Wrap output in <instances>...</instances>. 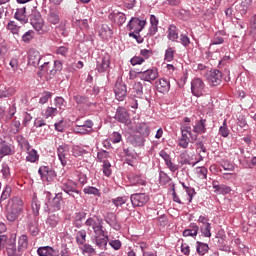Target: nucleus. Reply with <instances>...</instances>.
Wrapping results in <instances>:
<instances>
[{
  "instance_id": "nucleus-1",
  "label": "nucleus",
  "mask_w": 256,
  "mask_h": 256,
  "mask_svg": "<svg viewBox=\"0 0 256 256\" xmlns=\"http://www.w3.org/2000/svg\"><path fill=\"white\" fill-rule=\"evenodd\" d=\"M86 227H91L94 233L92 242L101 251H107V244L109 243V232L103 226V220L99 217H90L85 222Z\"/></svg>"
},
{
  "instance_id": "nucleus-2",
  "label": "nucleus",
  "mask_w": 256,
  "mask_h": 256,
  "mask_svg": "<svg viewBox=\"0 0 256 256\" xmlns=\"http://www.w3.org/2000/svg\"><path fill=\"white\" fill-rule=\"evenodd\" d=\"M40 67L41 74L49 75L51 79L52 77H55L57 75V72L63 69V63H61L60 60H55L53 65H51L50 62H43Z\"/></svg>"
},
{
  "instance_id": "nucleus-3",
  "label": "nucleus",
  "mask_w": 256,
  "mask_h": 256,
  "mask_svg": "<svg viewBox=\"0 0 256 256\" xmlns=\"http://www.w3.org/2000/svg\"><path fill=\"white\" fill-rule=\"evenodd\" d=\"M30 24L32 25L33 29L37 31L40 35H43L45 31L43 30V27L45 26V21L43 20V17L41 16V13L34 11L30 15Z\"/></svg>"
},
{
  "instance_id": "nucleus-4",
  "label": "nucleus",
  "mask_w": 256,
  "mask_h": 256,
  "mask_svg": "<svg viewBox=\"0 0 256 256\" xmlns=\"http://www.w3.org/2000/svg\"><path fill=\"white\" fill-rule=\"evenodd\" d=\"M151 197L148 193H134L130 196V201L133 207H145Z\"/></svg>"
},
{
  "instance_id": "nucleus-5",
  "label": "nucleus",
  "mask_w": 256,
  "mask_h": 256,
  "mask_svg": "<svg viewBox=\"0 0 256 256\" xmlns=\"http://www.w3.org/2000/svg\"><path fill=\"white\" fill-rule=\"evenodd\" d=\"M136 73L141 81H146L148 83H153V81L159 77V71L155 67L144 71H137Z\"/></svg>"
},
{
  "instance_id": "nucleus-6",
  "label": "nucleus",
  "mask_w": 256,
  "mask_h": 256,
  "mask_svg": "<svg viewBox=\"0 0 256 256\" xmlns=\"http://www.w3.org/2000/svg\"><path fill=\"white\" fill-rule=\"evenodd\" d=\"M38 174L40 175L42 181H48V183L55 181V178L57 177L55 170L49 166H40L38 169Z\"/></svg>"
},
{
  "instance_id": "nucleus-7",
  "label": "nucleus",
  "mask_w": 256,
  "mask_h": 256,
  "mask_svg": "<svg viewBox=\"0 0 256 256\" xmlns=\"http://www.w3.org/2000/svg\"><path fill=\"white\" fill-rule=\"evenodd\" d=\"M15 155V145L7 142L3 138H0V159Z\"/></svg>"
},
{
  "instance_id": "nucleus-8",
  "label": "nucleus",
  "mask_w": 256,
  "mask_h": 256,
  "mask_svg": "<svg viewBox=\"0 0 256 256\" xmlns=\"http://www.w3.org/2000/svg\"><path fill=\"white\" fill-rule=\"evenodd\" d=\"M145 25H147V21L141 20L137 17H133L128 22L127 29H129V31H132L134 33H139L140 31H143V29L145 28Z\"/></svg>"
},
{
  "instance_id": "nucleus-9",
  "label": "nucleus",
  "mask_w": 256,
  "mask_h": 256,
  "mask_svg": "<svg viewBox=\"0 0 256 256\" xmlns=\"http://www.w3.org/2000/svg\"><path fill=\"white\" fill-rule=\"evenodd\" d=\"M205 91V83L201 78H194L191 81V93L194 97H201Z\"/></svg>"
},
{
  "instance_id": "nucleus-10",
  "label": "nucleus",
  "mask_w": 256,
  "mask_h": 256,
  "mask_svg": "<svg viewBox=\"0 0 256 256\" xmlns=\"http://www.w3.org/2000/svg\"><path fill=\"white\" fill-rule=\"evenodd\" d=\"M69 145L62 144L57 147L56 153L58 155V159L62 165V167L67 166V160L69 159Z\"/></svg>"
},
{
  "instance_id": "nucleus-11",
  "label": "nucleus",
  "mask_w": 256,
  "mask_h": 256,
  "mask_svg": "<svg viewBox=\"0 0 256 256\" xmlns=\"http://www.w3.org/2000/svg\"><path fill=\"white\" fill-rule=\"evenodd\" d=\"M223 79V73L218 69H213L209 72L207 76V81L212 87H217V85H221V81Z\"/></svg>"
},
{
  "instance_id": "nucleus-12",
  "label": "nucleus",
  "mask_w": 256,
  "mask_h": 256,
  "mask_svg": "<svg viewBox=\"0 0 256 256\" xmlns=\"http://www.w3.org/2000/svg\"><path fill=\"white\" fill-rule=\"evenodd\" d=\"M6 253L8 256H21L23 255V252L20 250V248H17L16 239L10 238L6 243Z\"/></svg>"
},
{
  "instance_id": "nucleus-13",
  "label": "nucleus",
  "mask_w": 256,
  "mask_h": 256,
  "mask_svg": "<svg viewBox=\"0 0 256 256\" xmlns=\"http://www.w3.org/2000/svg\"><path fill=\"white\" fill-rule=\"evenodd\" d=\"M114 119L119 123H124V125H129L131 123V118L129 117V112L124 107H118Z\"/></svg>"
},
{
  "instance_id": "nucleus-14",
  "label": "nucleus",
  "mask_w": 256,
  "mask_h": 256,
  "mask_svg": "<svg viewBox=\"0 0 256 256\" xmlns=\"http://www.w3.org/2000/svg\"><path fill=\"white\" fill-rule=\"evenodd\" d=\"M114 93L117 101H125V97H127V85L117 81L114 87Z\"/></svg>"
},
{
  "instance_id": "nucleus-15",
  "label": "nucleus",
  "mask_w": 256,
  "mask_h": 256,
  "mask_svg": "<svg viewBox=\"0 0 256 256\" xmlns=\"http://www.w3.org/2000/svg\"><path fill=\"white\" fill-rule=\"evenodd\" d=\"M43 57L39 53V51L35 49H30L28 51V63L29 65H32V67H39L41 65V60Z\"/></svg>"
},
{
  "instance_id": "nucleus-16",
  "label": "nucleus",
  "mask_w": 256,
  "mask_h": 256,
  "mask_svg": "<svg viewBox=\"0 0 256 256\" xmlns=\"http://www.w3.org/2000/svg\"><path fill=\"white\" fill-rule=\"evenodd\" d=\"M110 65L111 60L109 59V56H103L97 61L96 70L98 71V73H107V71H109Z\"/></svg>"
},
{
  "instance_id": "nucleus-17",
  "label": "nucleus",
  "mask_w": 256,
  "mask_h": 256,
  "mask_svg": "<svg viewBox=\"0 0 256 256\" xmlns=\"http://www.w3.org/2000/svg\"><path fill=\"white\" fill-rule=\"evenodd\" d=\"M14 19H16V21H19L21 25H27V23H29V17L27 16V8H17L14 13Z\"/></svg>"
},
{
  "instance_id": "nucleus-18",
  "label": "nucleus",
  "mask_w": 256,
  "mask_h": 256,
  "mask_svg": "<svg viewBox=\"0 0 256 256\" xmlns=\"http://www.w3.org/2000/svg\"><path fill=\"white\" fill-rule=\"evenodd\" d=\"M27 229L32 237H37L39 235V217L30 218Z\"/></svg>"
},
{
  "instance_id": "nucleus-19",
  "label": "nucleus",
  "mask_w": 256,
  "mask_h": 256,
  "mask_svg": "<svg viewBox=\"0 0 256 256\" xmlns=\"http://www.w3.org/2000/svg\"><path fill=\"white\" fill-rule=\"evenodd\" d=\"M212 187L214 193H217L218 195H229V193H231V187L225 184H219V182L215 180L212 182Z\"/></svg>"
},
{
  "instance_id": "nucleus-20",
  "label": "nucleus",
  "mask_w": 256,
  "mask_h": 256,
  "mask_svg": "<svg viewBox=\"0 0 256 256\" xmlns=\"http://www.w3.org/2000/svg\"><path fill=\"white\" fill-rule=\"evenodd\" d=\"M37 254L39 256H59V250L51 246H42L37 249Z\"/></svg>"
},
{
  "instance_id": "nucleus-21",
  "label": "nucleus",
  "mask_w": 256,
  "mask_h": 256,
  "mask_svg": "<svg viewBox=\"0 0 256 256\" xmlns=\"http://www.w3.org/2000/svg\"><path fill=\"white\" fill-rule=\"evenodd\" d=\"M47 21L51 23V25H58L59 18V9L56 7H50L49 12L47 14Z\"/></svg>"
},
{
  "instance_id": "nucleus-22",
  "label": "nucleus",
  "mask_w": 256,
  "mask_h": 256,
  "mask_svg": "<svg viewBox=\"0 0 256 256\" xmlns=\"http://www.w3.org/2000/svg\"><path fill=\"white\" fill-rule=\"evenodd\" d=\"M104 221L115 231H120L121 224L119 223V221H117V216L114 213L108 214L105 217Z\"/></svg>"
},
{
  "instance_id": "nucleus-23",
  "label": "nucleus",
  "mask_w": 256,
  "mask_h": 256,
  "mask_svg": "<svg viewBox=\"0 0 256 256\" xmlns=\"http://www.w3.org/2000/svg\"><path fill=\"white\" fill-rule=\"evenodd\" d=\"M252 3L253 0H242L240 4H237L235 6V9L237 13L241 14V16L244 17V15H247V11H249V7H251Z\"/></svg>"
},
{
  "instance_id": "nucleus-24",
  "label": "nucleus",
  "mask_w": 256,
  "mask_h": 256,
  "mask_svg": "<svg viewBox=\"0 0 256 256\" xmlns=\"http://www.w3.org/2000/svg\"><path fill=\"white\" fill-rule=\"evenodd\" d=\"M193 132L197 133L198 135H203L207 133V120L201 118L196 124L193 126Z\"/></svg>"
},
{
  "instance_id": "nucleus-25",
  "label": "nucleus",
  "mask_w": 256,
  "mask_h": 256,
  "mask_svg": "<svg viewBox=\"0 0 256 256\" xmlns=\"http://www.w3.org/2000/svg\"><path fill=\"white\" fill-rule=\"evenodd\" d=\"M155 85L159 93H169V89H171V84L165 78L156 81Z\"/></svg>"
},
{
  "instance_id": "nucleus-26",
  "label": "nucleus",
  "mask_w": 256,
  "mask_h": 256,
  "mask_svg": "<svg viewBox=\"0 0 256 256\" xmlns=\"http://www.w3.org/2000/svg\"><path fill=\"white\" fill-rule=\"evenodd\" d=\"M17 90L13 87L5 86L4 84L0 85V99H5L7 97H13Z\"/></svg>"
},
{
  "instance_id": "nucleus-27",
  "label": "nucleus",
  "mask_w": 256,
  "mask_h": 256,
  "mask_svg": "<svg viewBox=\"0 0 256 256\" xmlns=\"http://www.w3.org/2000/svg\"><path fill=\"white\" fill-rule=\"evenodd\" d=\"M136 132L139 133L142 137H149L151 134V129L147 123H139L136 125Z\"/></svg>"
},
{
  "instance_id": "nucleus-28",
  "label": "nucleus",
  "mask_w": 256,
  "mask_h": 256,
  "mask_svg": "<svg viewBox=\"0 0 256 256\" xmlns=\"http://www.w3.org/2000/svg\"><path fill=\"white\" fill-rule=\"evenodd\" d=\"M113 36V30L107 25H102V27L99 30V37L101 39H104L105 41H109L111 37Z\"/></svg>"
},
{
  "instance_id": "nucleus-29",
  "label": "nucleus",
  "mask_w": 256,
  "mask_h": 256,
  "mask_svg": "<svg viewBox=\"0 0 256 256\" xmlns=\"http://www.w3.org/2000/svg\"><path fill=\"white\" fill-rule=\"evenodd\" d=\"M11 208L12 210L23 213V200L17 196L13 197L11 200Z\"/></svg>"
},
{
  "instance_id": "nucleus-30",
  "label": "nucleus",
  "mask_w": 256,
  "mask_h": 256,
  "mask_svg": "<svg viewBox=\"0 0 256 256\" xmlns=\"http://www.w3.org/2000/svg\"><path fill=\"white\" fill-rule=\"evenodd\" d=\"M199 226L196 223H191L190 228L183 231V237H197Z\"/></svg>"
},
{
  "instance_id": "nucleus-31",
  "label": "nucleus",
  "mask_w": 256,
  "mask_h": 256,
  "mask_svg": "<svg viewBox=\"0 0 256 256\" xmlns=\"http://www.w3.org/2000/svg\"><path fill=\"white\" fill-rule=\"evenodd\" d=\"M191 137L188 133L181 132V137L178 140L179 147H182V149H187L189 147V143H191Z\"/></svg>"
},
{
  "instance_id": "nucleus-32",
  "label": "nucleus",
  "mask_w": 256,
  "mask_h": 256,
  "mask_svg": "<svg viewBox=\"0 0 256 256\" xmlns=\"http://www.w3.org/2000/svg\"><path fill=\"white\" fill-rule=\"evenodd\" d=\"M27 156L26 161L28 163H37L39 161V153L35 149L26 150Z\"/></svg>"
},
{
  "instance_id": "nucleus-33",
  "label": "nucleus",
  "mask_w": 256,
  "mask_h": 256,
  "mask_svg": "<svg viewBox=\"0 0 256 256\" xmlns=\"http://www.w3.org/2000/svg\"><path fill=\"white\" fill-rule=\"evenodd\" d=\"M73 99L77 105H86L87 107H91L94 105L93 103L89 102V97L83 95H74Z\"/></svg>"
},
{
  "instance_id": "nucleus-34",
  "label": "nucleus",
  "mask_w": 256,
  "mask_h": 256,
  "mask_svg": "<svg viewBox=\"0 0 256 256\" xmlns=\"http://www.w3.org/2000/svg\"><path fill=\"white\" fill-rule=\"evenodd\" d=\"M58 114L59 110H57V108L55 107H47L45 110L42 111V117H44V119L57 117Z\"/></svg>"
},
{
  "instance_id": "nucleus-35",
  "label": "nucleus",
  "mask_w": 256,
  "mask_h": 256,
  "mask_svg": "<svg viewBox=\"0 0 256 256\" xmlns=\"http://www.w3.org/2000/svg\"><path fill=\"white\" fill-rule=\"evenodd\" d=\"M32 213L34 217H39V211L41 210V202H39V199H37V195H33L32 198Z\"/></svg>"
},
{
  "instance_id": "nucleus-36",
  "label": "nucleus",
  "mask_w": 256,
  "mask_h": 256,
  "mask_svg": "<svg viewBox=\"0 0 256 256\" xmlns=\"http://www.w3.org/2000/svg\"><path fill=\"white\" fill-rule=\"evenodd\" d=\"M132 95L137 99L143 97V84L141 82H136L132 88Z\"/></svg>"
},
{
  "instance_id": "nucleus-37",
  "label": "nucleus",
  "mask_w": 256,
  "mask_h": 256,
  "mask_svg": "<svg viewBox=\"0 0 256 256\" xmlns=\"http://www.w3.org/2000/svg\"><path fill=\"white\" fill-rule=\"evenodd\" d=\"M131 143L134 147H144L145 146V136H141V134H135L131 138Z\"/></svg>"
},
{
  "instance_id": "nucleus-38",
  "label": "nucleus",
  "mask_w": 256,
  "mask_h": 256,
  "mask_svg": "<svg viewBox=\"0 0 256 256\" xmlns=\"http://www.w3.org/2000/svg\"><path fill=\"white\" fill-rule=\"evenodd\" d=\"M16 141H17L20 149H24V151L31 149V144H29V140L24 138L23 135H18L16 137Z\"/></svg>"
},
{
  "instance_id": "nucleus-39",
  "label": "nucleus",
  "mask_w": 256,
  "mask_h": 256,
  "mask_svg": "<svg viewBox=\"0 0 256 256\" xmlns=\"http://www.w3.org/2000/svg\"><path fill=\"white\" fill-rule=\"evenodd\" d=\"M20 129H21V121H19V120H17V118H15L10 123L9 133L11 135H17V133H19Z\"/></svg>"
},
{
  "instance_id": "nucleus-40",
  "label": "nucleus",
  "mask_w": 256,
  "mask_h": 256,
  "mask_svg": "<svg viewBox=\"0 0 256 256\" xmlns=\"http://www.w3.org/2000/svg\"><path fill=\"white\" fill-rule=\"evenodd\" d=\"M150 23H151V26H150L149 34L153 36L159 31V28H158L159 20L157 19V17H155V15H151Z\"/></svg>"
},
{
  "instance_id": "nucleus-41",
  "label": "nucleus",
  "mask_w": 256,
  "mask_h": 256,
  "mask_svg": "<svg viewBox=\"0 0 256 256\" xmlns=\"http://www.w3.org/2000/svg\"><path fill=\"white\" fill-rule=\"evenodd\" d=\"M223 37H225V31L216 32L212 39V45H223V43H225V39Z\"/></svg>"
},
{
  "instance_id": "nucleus-42",
  "label": "nucleus",
  "mask_w": 256,
  "mask_h": 256,
  "mask_svg": "<svg viewBox=\"0 0 256 256\" xmlns=\"http://www.w3.org/2000/svg\"><path fill=\"white\" fill-rule=\"evenodd\" d=\"M27 245H29V238L27 237V235L22 234L18 238V249H20L21 252L23 253V251H25V249H27Z\"/></svg>"
},
{
  "instance_id": "nucleus-43",
  "label": "nucleus",
  "mask_w": 256,
  "mask_h": 256,
  "mask_svg": "<svg viewBox=\"0 0 256 256\" xmlns=\"http://www.w3.org/2000/svg\"><path fill=\"white\" fill-rule=\"evenodd\" d=\"M87 241V231L80 230L76 233V243L77 245H85Z\"/></svg>"
},
{
  "instance_id": "nucleus-44",
  "label": "nucleus",
  "mask_w": 256,
  "mask_h": 256,
  "mask_svg": "<svg viewBox=\"0 0 256 256\" xmlns=\"http://www.w3.org/2000/svg\"><path fill=\"white\" fill-rule=\"evenodd\" d=\"M85 195H93L94 197H101V190L93 186H86L83 189Z\"/></svg>"
},
{
  "instance_id": "nucleus-45",
  "label": "nucleus",
  "mask_w": 256,
  "mask_h": 256,
  "mask_svg": "<svg viewBox=\"0 0 256 256\" xmlns=\"http://www.w3.org/2000/svg\"><path fill=\"white\" fill-rule=\"evenodd\" d=\"M168 39L170 41H177V39H179V32H177V26H175V25L169 26Z\"/></svg>"
},
{
  "instance_id": "nucleus-46",
  "label": "nucleus",
  "mask_w": 256,
  "mask_h": 256,
  "mask_svg": "<svg viewBox=\"0 0 256 256\" xmlns=\"http://www.w3.org/2000/svg\"><path fill=\"white\" fill-rule=\"evenodd\" d=\"M131 185H142L145 187L147 185V181H145L141 176L139 175H132L129 177Z\"/></svg>"
},
{
  "instance_id": "nucleus-47",
  "label": "nucleus",
  "mask_w": 256,
  "mask_h": 256,
  "mask_svg": "<svg viewBox=\"0 0 256 256\" xmlns=\"http://www.w3.org/2000/svg\"><path fill=\"white\" fill-rule=\"evenodd\" d=\"M114 21L116 25L121 27L127 21V16L123 12H118L114 14Z\"/></svg>"
},
{
  "instance_id": "nucleus-48",
  "label": "nucleus",
  "mask_w": 256,
  "mask_h": 256,
  "mask_svg": "<svg viewBox=\"0 0 256 256\" xmlns=\"http://www.w3.org/2000/svg\"><path fill=\"white\" fill-rule=\"evenodd\" d=\"M72 155L73 157H83V155H87V150L81 146L76 145L72 147Z\"/></svg>"
},
{
  "instance_id": "nucleus-49",
  "label": "nucleus",
  "mask_w": 256,
  "mask_h": 256,
  "mask_svg": "<svg viewBox=\"0 0 256 256\" xmlns=\"http://www.w3.org/2000/svg\"><path fill=\"white\" fill-rule=\"evenodd\" d=\"M67 195H69V197H71L75 203H79V200L82 199L81 190H78L77 188L70 190Z\"/></svg>"
},
{
  "instance_id": "nucleus-50",
  "label": "nucleus",
  "mask_w": 256,
  "mask_h": 256,
  "mask_svg": "<svg viewBox=\"0 0 256 256\" xmlns=\"http://www.w3.org/2000/svg\"><path fill=\"white\" fill-rule=\"evenodd\" d=\"M82 250L83 255H95V248L91 246V244H83L82 247H79Z\"/></svg>"
},
{
  "instance_id": "nucleus-51",
  "label": "nucleus",
  "mask_w": 256,
  "mask_h": 256,
  "mask_svg": "<svg viewBox=\"0 0 256 256\" xmlns=\"http://www.w3.org/2000/svg\"><path fill=\"white\" fill-rule=\"evenodd\" d=\"M196 251H197L198 255H205V253H207V251H209V245L198 241Z\"/></svg>"
},
{
  "instance_id": "nucleus-52",
  "label": "nucleus",
  "mask_w": 256,
  "mask_h": 256,
  "mask_svg": "<svg viewBox=\"0 0 256 256\" xmlns=\"http://www.w3.org/2000/svg\"><path fill=\"white\" fill-rule=\"evenodd\" d=\"M9 31L13 34V35H19V31L21 29V26L17 25V22L15 21H10L8 22L7 25Z\"/></svg>"
},
{
  "instance_id": "nucleus-53",
  "label": "nucleus",
  "mask_w": 256,
  "mask_h": 256,
  "mask_svg": "<svg viewBox=\"0 0 256 256\" xmlns=\"http://www.w3.org/2000/svg\"><path fill=\"white\" fill-rule=\"evenodd\" d=\"M19 215H21L20 212H17V210H12V208H10V211L7 213L6 217L8 221L13 223L14 221H17V219H19Z\"/></svg>"
},
{
  "instance_id": "nucleus-54",
  "label": "nucleus",
  "mask_w": 256,
  "mask_h": 256,
  "mask_svg": "<svg viewBox=\"0 0 256 256\" xmlns=\"http://www.w3.org/2000/svg\"><path fill=\"white\" fill-rule=\"evenodd\" d=\"M102 171H103V175H105V177H111V173H113V171L111 170V162L104 161V163L102 165Z\"/></svg>"
},
{
  "instance_id": "nucleus-55",
  "label": "nucleus",
  "mask_w": 256,
  "mask_h": 256,
  "mask_svg": "<svg viewBox=\"0 0 256 256\" xmlns=\"http://www.w3.org/2000/svg\"><path fill=\"white\" fill-rule=\"evenodd\" d=\"M113 205L115 207H123L127 203V197L126 196H119L117 198L112 199Z\"/></svg>"
},
{
  "instance_id": "nucleus-56",
  "label": "nucleus",
  "mask_w": 256,
  "mask_h": 256,
  "mask_svg": "<svg viewBox=\"0 0 256 256\" xmlns=\"http://www.w3.org/2000/svg\"><path fill=\"white\" fill-rule=\"evenodd\" d=\"M207 173L208 170L205 168V166L196 167V175L199 179H207Z\"/></svg>"
},
{
  "instance_id": "nucleus-57",
  "label": "nucleus",
  "mask_w": 256,
  "mask_h": 256,
  "mask_svg": "<svg viewBox=\"0 0 256 256\" xmlns=\"http://www.w3.org/2000/svg\"><path fill=\"white\" fill-rule=\"evenodd\" d=\"M51 97H53V93H51L49 91L43 92L39 99L40 105H45V103H48L49 100L51 99Z\"/></svg>"
},
{
  "instance_id": "nucleus-58",
  "label": "nucleus",
  "mask_w": 256,
  "mask_h": 256,
  "mask_svg": "<svg viewBox=\"0 0 256 256\" xmlns=\"http://www.w3.org/2000/svg\"><path fill=\"white\" fill-rule=\"evenodd\" d=\"M219 135L225 138L229 137V127H227V120H224L222 126L219 127Z\"/></svg>"
},
{
  "instance_id": "nucleus-59",
  "label": "nucleus",
  "mask_w": 256,
  "mask_h": 256,
  "mask_svg": "<svg viewBox=\"0 0 256 256\" xmlns=\"http://www.w3.org/2000/svg\"><path fill=\"white\" fill-rule=\"evenodd\" d=\"M11 197V186L6 185L2 191L1 197H0V203L2 201H6V199H9Z\"/></svg>"
},
{
  "instance_id": "nucleus-60",
  "label": "nucleus",
  "mask_w": 256,
  "mask_h": 256,
  "mask_svg": "<svg viewBox=\"0 0 256 256\" xmlns=\"http://www.w3.org/2000/svg\"><path fill=\"white\" fill-rule=\"evenodd\" d=\"M175 57V50L172 47H169L166 51H165V56L164 59L165 61H167L168 63H171V61H173Z\"/></svg>"
},
{
  "instance_id": "nucleus-61",
  "label": "nucleus",
  "mask_w": 256,
  "mask_h": 256,
  "mask_svg": "<svg viewBox=\"0 0 256 256\" xmlns=\"http://www.w3.org/2000/svg\"><path fill=\"white\" fill-rule=\"evenodd\" d=\"M47 225H50L51 227H57V224L59 223V216L57 215H50L46 220Z\"/></svg>"
},
{
  "instance_id": "nucleus-62",
  "label": "nucleus",
  "mask_w": 256,
  "mask_h": 256,
  "mask_svg": "<svg viewBox=\"0 0 256 256\" xmlns=\"http://www.w3.org/2000/svg\"><path fill=\"white\" fill-rule=\"evenodd\" d=\"M55 53L56 55H60L61 57H67L69 53V48L66 46L57 47Z\"/></svg>"
},
{
  "instance_id": "nucleus-63",
  "label": "nucleus",
  "mask_w": 256,
  "mask_h": 256,
  "mask_svg": "<svg viewBox=\"0 0 256 256\" xmlns=\"http://www.w3.org/2000/svg\"><path fill=\"white\" fill-rule=\"evenodd\" d=\"M34 35H35V32L33 30H29L22 35V41L24 43H30Z\"/></svg>"
},
{
  "instance_id": "nucleus-64",
  "label": "nucleus",
  "mask_w": 256,
  "mask_h": 256,
  "mask_svg": "<svg viewBox=\"0 0 256 256\" xmlns=\"http://www.w3.org/2000/svg\"><path fill=\"white\" fill-rule=\"evenodd\" d=\"M200 231L204 237H211V224L200 227Z\"/></svg>"
}]
</instances>
